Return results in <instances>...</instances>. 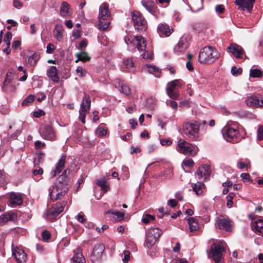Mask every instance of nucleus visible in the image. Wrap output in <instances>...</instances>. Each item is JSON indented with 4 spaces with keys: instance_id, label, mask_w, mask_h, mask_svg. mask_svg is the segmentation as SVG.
<instances>
[{
    "instance_id": "1",
    "label": "nucleus",
    "mask_w": 263,
    "mask_h": 263,
    "mask_svg": "<svg viewBox=\"0 0 263 263\" xmlns=\"http://www.w3.org/2000/svg\"><path fill=\"white\" fill-rule=\"evenodd\" d=\"M219 57V53L212 46H206L200 51L198 55V61L202 64H211L214 63Z\"/></svg>"
},
{
    "instance_id": "2",
    "label": "nucleus",
    "mask_w": 263,
    "mask_h": 263,
    "mask_svg": "<svg viewBox=\"0 0 263 263\" xmlns=\"http://www.w3.org/2000/svg\"><path fill=\"white\" fill-rule=\"evenodd\" d=\"M226 244L223 241L214 242L211 247L212 257L216 263H222L224 260L223 253L226 251Z\"/></svg>"
},
{
    "instance_id": "3",
    "label": "nucleus",
    "mask_w": 263,
    "mask_h": 263,
    "mask_svg": "<svg viewBox=\"0 0 263 263\" xmlns=\"http://www.w3.org/2000/svg\"><path fill=\"white\" fill-rule=\"evenodd\" d=\"M68 185L57 180L55 184L49 189L50 199L53 201L63 198L68 191Z\"/></svg>"
},
{
    "instance_id": "4",
    "label": "nucleus",
    "mask_w": 263,
    "mask_h": 263,
    "mask_svg": "<svg viewBox=\"0 0 263 263\" xmlns=\"http://www.w3.org/2000/svg\"><path fill=\"white\" fill-rule=\"evenodd\" d=\"M201 124L196 121L184 123L182 124L183 133L191 140L195 141L199 137V130Z\"/></svg>"
},
{
    "instance_id": "5",
    "label": "nucleus",
    "mask_w": 263,
    "mask_h": 263,
    "mask_svg": "<svg viewBox=\"0 0 263 263\" xmlns=\"http://www.w3.org/2000/svg\"><path fill=\"white\" fill-rule=\"evenodd\" d=\"M224 138L228 142L233 143L237 142L239 135L237 123H232L226 125L222 130Z\"/></svg>"
},
{
    "instance_id": "6",
    "label": "nucleus",
    "mask_w": 263,
    "mask_h": 263,
    "mask_svg": "<svg viewBox=\"0 0 263 263\" xmlns=\"http://www.w3.org/2000/svg\"><path fill=\"white\" fill-rule=\"evenodd\" d=\"M110 13L108 10V7L106 3H103L99 8V26L102 30H106L110 24L109 18Z\"/></svg>"
},
{
    "instance_id": "7",
    "label": "nucleus",
    "mask_w": 263,
    "mask_h": 263,
    "mask_svg": "<svg viewBox=\"0 0 263 263\" xmlns=\"http://www.w3.org/2000/svg\"><path fill=\"white\" fill-rule=\"evenodd\" d=\"M162 233V231L157 228H152L147 229L146 231L145 247L148 248H152Z\"/></svg>"
},
{
    "instance_id": "8",
    "label": "nucleus",
    "mask_w": 263,
    "mask_h": 263,
    "mask_svg": "<svg viewBox=\"0 0 263 263\" xmlns=\"http://www.w3.org/2000/svg\"><path fill=\"white\" fill-rule=\"evenodd\" d=\"M176 148L180 153L187 156H195L197 153V151L193 145L183 139H180L178 141Z\"/></svg>"
},
{
    "instance_id": "9",
    "label": "nucleus",
    "mask_w": 263,
    "mask_h": 263,
    "mask_svg": "<svg viewBox=\"0 0 263 263\" xmlns=\"http://www.w3.org/2000/svg\"><path fill=\"white\" fill-rule=\"evenodd\" d=\"M132 21L136 30L141 32L147 29V21L142 14L138 11L132 13Z\"/></svg>"
},
{
    "instance_id": "10",
    "label": "nucleus",
    "mask_w": 263,
    "mask_h": 263,
    "mask_svg": "<svg viewBox=\"0 0 263 263\" xmlns=\"http://www.w3.org/2000/svg\"><path fill=\"white\" fill-rule=\"evenodd\" d=\"M91 100L88 95H85L80 105L79 110V119L84 124L87 114L89 112L90 109Z\"/></svg>"
},
{
    "instance_id": "11",
    "label": "nucleus",
    "mask_w": 263,
    "mask_h": 263,
    "mask_svg": "<svg viewBox=\"0 0 263 263\" xmlns=\"http://www.w3.org/2000/svg\"><path fill=\"white\" fill-rule=\"evenodd\" d=\"M180 80H175L168 83L166 88L167 95L172 99H177L179 97L178 88L181 86Z\"/></svg>"
},
{
    "instance_id": "12",
    "label": "nucleus",
    "mask_w": 263,
    "mask_h": 263,
    "mask_svg": "<svg viewBox=\"0 0 263 263\" xmlns=\"http://www.w3.org/2000/svg\"><path fill=\"white\" fill-rule=\"evenodd\" d=\"M104 250L105 246L103 244H96L90 256V260L94 263L100 262L102 260Z\"/></svg>"
},
{
    "instance_id": "13",
    "label": "nucleus",
    "mask_w": 263,
    "mask_h": 263,
    "mask_svg": "<svg viewBox=\"0 0 263 263\" xmlns=\"http://www.w3.org/2000/svg\"><path fill=\"white\" fill-rule=\"evenodd\" d=\"M41 136L45 139L53 140L55 138V134L51 125L43 124L39 129Z\"/></svg>"
},
{
    "instance_id": "14",
    "label": "nucleus",
    "mask_w": 263,
    "mask_h": 263,
    "mask_svg": "<svg viewBox=\"0 0 263 263\" xmlns=\"http://www.w3.org/2000/svg\"><path fill=\"white\" fill-rule=\"evenodd\" d=\"M66 205L65 202H58L53 204L48 212V217L50 219H55L58 215L62 212Z\"/></svg>"
},
{
    "instance_id": "15",
    "label": "nucleus",
    "mask_w": 263,
    "mask_h": 263,
    "mask_svg": "<svg viewBox=\"0 0 263 263\" xmlns=\"http://www.w3.org/2000/svg\"><path fill=\"white\" fill-rule=\"evenodd\" d=\"M189 46L186 37H182L180 39L178 43L174 48V52L175 54L179 55L180 53L184 52Z\"/></svg>"
},
{
    "instance_id": "16",
    "label": "nucleus",
    "mask_w": 263,
    "mask_h": 263,
    "mask_svg": "<svg viewBox=\"0 0 263 263\" xmlns=\"http://www.w3.org/2000/svg\"><path fill=\"white\" fill-rule=\"evenodd\" d=\"M11 74V72L7 73L6 78L4 82L2 89L5 92H12L15 90V83L12 81V78L10 76Z\"/></svg>"
},
{
    "instance_id": "17",
    "label": "nucleus",
    "mask_w": 263,
    "mask_h": 263,
    "mask_svg": "<svg viewBox=\"0 0 263 263\" xmlns=\"http://www.w3.org/2000/svg\"><path fill=\"white\" fill-rule=\"evenodd\" d=\"M216 227L226 231H231L232 230V222L229 219L218 218L216 220Z\"/></svg>"
},
{
    "instance_id": "18",
    "label": "nucleus",
    "mask_w": 263,
    "mask_h": 263,
    "mask_svg": "<svg viewBox=\"0 0 263 263\" xmlns=\"http://www.w3.org/2000/svg\"><path fill=\"white\" fill-rule=\"evenodd\" d=\"M210 168V167L209 165H201L198 167L195 174L199 179L203 178L204 180H206L211 175Z\"/></svg>"
},
{
    "instance_id": "19",
    "label": "nucleus",
    "mask_w": 263,
    "mask_h": 263,
    "mask_svg": "<svg viewBox=\"0 0 263 263\" xmlns=\"http://www.w3.org/2000/svg\"><path fill=\"white\" fill-rule=\"evenodd\" d=\"M255 0H235V3L241 10L250 12L252 9Z\"/></svg>"
},
{
    "instance_id": "20",
    "label": "nucleus",
    "mask_w": 263,
    "mask_h": 263,
    "mask_svg": "<svg viewBox=\"0 0 263 263\" xmlns=\"http://www.w3.org/2000/svg\"><path fill=\"white\" fill-rule=\"evenodd\" d=\"M228 50L237 59L242 58V55L245 54V52L242 48L237 44H231L228 47Z\"/></svg>"
},
{
    "instance_id": "21",
    "label": "nucleus",
    "mask_w": 263,
    "mask_h": 263,
    "mask_svg": "<svg viewBox=\"0 0 263 263\" xmlns=\"http://www.w3.org/2000/svg\"><path fill=\"white\" fill-rule=\"evenodd\" d=\"M115 87L119 88V91L126 96L131 93V90L128 86L124 83L120 79H117L114 83Z\"/></svg>"
},
{
    "instance_id": "22",
    "label": "nucleus",
    "mask_w": 263,
    "mask_h": 263,
    "mask_svg": "<svg viewBox=\"0 0 263 263\" xmlns=\"http://www.w3.org/2000/svg\"><path fill=\"white\" fill-rule=\"evenodd\" d=\"M12 254L18 263H23L26 261L27 254L23 250L17 248L12 250Z\"/></svg>"
},
{
    "instance_id": "23",
    "label": "nucleus",
    "mask_w": 263,
    "mask_h": 263,
    "mask_svg": "<svg viewBox=\"0 0 263 263\" xmlns=\"http://www.w3.org/2000/svg\"><path fill=\"white\" fill-rule=\"evenodd\" d=\"M23 203V199L20 194L15 193H12L10 195L9 204L15 207L17 205H21Z\"/></svg>"
},
{
    "instance_id": "24",
    "label": "nucleus",
    "mask_w": 263,
    "mask_h": 263,
    "mask_svg": "<svg viewBox=\"0 0 263 263\" xmlns=\"http://www.w3.org/2000/svg\"><path fill=\"white\" fill-rule=\"evenodd\" d=\"M157 31L160 36H169L173 32V29L166 24H160L158 26Z\"/></svg>"
},
{
    "instance_id": "25",
    "label": "nucleus",
    "mask_w": 263,
    "mask_h": 263,
    "mask_svg": "<svg viewBox=\"0 0 263 263\" xmlns=\"http://www.w3.org/2000/svg\"><path fill=\"white\" fill-rule=\"evenodd\" d=\"M71 260L75 263H86L85 258L83 256L82 250L80 248H77L73 250V256Z\"/></svg>"
},
{
    "instance_id": "26",
    "label": "nucleus",
    "mask_w": 263,
    "mask_h": 263,
    "mask_svg": "<svg viewBox=\"0 0 263 263\" xmlns=\"http://www.w3.org/2000/svg\"><path fill=\"white\" fill-rule=\"evenodd\" d=\"M66 157V154L64 153L62 154L61 158L57 164L56 167L53 171L54 174L53 176H56L57 174H59L62 172L65 166Z\"/></svg>"
},
{
    "instance_id": "27",
    "label": "nucleus",
    "mask_w": 263,
    "mask_h": 263,
    "mask_svg": "<svg viewBox=\"0 0 263 263\" xmlns=\"http://www.w3.org/2000/svg\"><path fill=\"white\" fill-rule=\"evenodd\" d=\"M142 6L151 14H154L156 12V6L155 2L152 0H142Z\"/></svg>"
},
{
    "instance_id": "28",
    "label": "nucleus",
    "mask_w": 263,
    "mask_h": 263,
    "mask_svg": "<svg viewBox=\"0 0 263 263\" xmlns=\"http://www.w3.org/2000/svg\"><path fill=\"white\" fill-rule=\"evenodd\" d=\"M136 43V47L139 51H144L146 46V41L141 36H135L134 40V44Z\"/></svg>"
},
{
    "instance_id": "29",
    "label": "nucleus",
    "mask_w": 263,
    "mask_h": 263,
    "mask_svg": "<svg viewBox=\"0 0 263 263\" xmlns=\"http://www.w3.org/2000/svg\"><path fill=\"white\" fill-rule=\"evenodd\" d=\"M15 218V215L12 212L5 213L0 216V224L6 223L8 221H14Z\"/></svg>"
},
{
    "instance_id": "30",
    "label": "nucleus",
    "mask_w": 263,
    "mask_h": 263,
    "mask_svg": "<svg viewBox=\"0 0 263 263\" xmlns=\"http://www.w3.org/2000/svg\"><path fill=\"white\" fill-rule=\"evenodd\" d=\"M47 76L53 82H59L60 78L58 75L57 69L55 66H52L50 67L47 70Z\"/></svg>"
},
{
    "instance_id": "31",
    "label": "nucleus",
    "mask_w": 263,
    "mask_h": 263,
    "mask_svg": "<svg viewBox=\"0 0 263 263\" xmlns=\"http://www.w3.org/2000/svg\"><path fill=\"white\" fill-rule=\"evenodd\" d=\"M60 14L63 17H68L71 15V12L69 10V5L66 2H63L61 4Z\"/></svg>"
},
{
    "instance_id": "32",
    "label": "nucleus",
    "mask_w": 263,
    "mask_h": 263,
    "mask_svg": "<svg viewBox=\"0 0 263 263\" xmlns=\"http://www.w3.org/2000/svg\"><path fill=\"white\" fill-rule=\"evenodd\" d=\"M64 29L61 24H57L54 30V35L56 39L59 41L63 40Z\"/></svg>"
},
{
    "instance_id": "33",
    "label": "nucleus",
    "mask_w": 263,
    "mask_h": 263,
    "mask_svg": "<svg viewBox=\"0 0 263 263\" xmlns=\"http://www.w3.org/2000/svg\"><path fill=\"white\" fill-rule=\"evenodd\" d=\"M258 97L255 96H251L246 100V103L248 106L252 107H258Z\"/></svg>"
},
{
    "instance_id": "34",
    "label": "nucleus",
    "mask_w": 263,
    "mask_h": 263,
    "mask_svg": "<svg viewBox=\"0 0 263 263\" xmlns=\"http://www.w3.org/2000/svg\"><path fill=\"white\" fill-rule=\"evenodd\" d=\"M134 63L132 59L128 58L124 61L122 68L125 69L124 70L133 71H134Z\"/></svg>"
},
{
    "instance_id": "35",
    "label": "nucleus",
    "mask_w": 263,
    "mask_h": 263,
    "mask_svg": "<svg viewBox=\"0 0 263 263\" xmlns=\"http://www.w3.org/2000/svg\"><path fill=\"white\" fill-rule=\"evenodd\" d=\"M40 56L38 54L34 53L30 57H28L25 60L26 63L30 66H34L36 62L39 59Z\"/></svg>"
},
{
    "instance_id": "36",
    "label": "nucleus",
    "mask_w": 263,
    "mask_h": 263,
    "mask_svg": "<svg viewBox=\"0 0 263 263\" xmlns=\"http://www.w3.org/2000/svg\"><path fill=\"white\" fill-rule=\"evenodd\" d=\"M147 71L153 74L156 77L159 78L161 74L160 70L154 65H147Z\"/></svg>"
},
{
    "instance_id": "37",
    "label": "nucleus",
    "mask_w": 263,
    "mask_h": 263,
    "mask_svg": "<svg viewBox=\"0 0 263 263\" xmlns=\"http://www.w3.org/2000/svg\"><path fill=\"white\" fill-rule=\"evenodd\" d=\"M96 184L100 186L103 193H106L109 189L108 183L104 180H98L96 181Z\"/></svg>"
},
{
    "instance_id": "38",
    "label": "nucleus",
    "mask_w": 263,
    "mask_h": 263,
    "mask_svg": "<svg viewBox=\"0 0 263 263\" xmlns=\"http://www.w3.org/2000/svg\"><path fill=\"white\" fill-rule=\"evenodd\" d=\"M253 228L255 231L260 233L263 234V220L261 219H258L254 222L253 224Z\"/></svg>"
},
{
    "instance_id": "39",
    "label": "nucleus",
    "mask_w": 263,
    "mask_h": 263,
    "mask_svg": "<svg viewBox=\"0 0 263 263\" xmlns=\"http://www.w3.org/2000/svg\"><path fill=\"white\" fill-rule=\"evenodd\" d=\"M190 231L192 232L198 229V222L194 217H190L187 219Z\"/></svg>"
},
{
    "instance_id": "40",
    "label": "nucleus",
    "mask_w": 263,
    "mask_h": 263,
    "mask_svg": "<svg viewBox=\"0 0 263 263\" xmlns=\"http://www.w3.org/2000/svg\"><path fill=\"white\" fill-rule=\"evenodd\" d=\"M192 29L196 32H200L205 28V25L202 23H194L191 25Z\"/></svg>"
},
{
    "instance_id": "41",
    "label": "nucleus",
    "mask_w": 263,
    "mask_h": 263,
    "mask_svg": "<svg viewBox=\"0 0 263 263\" xmlns=\"http://www.w3.org/2000/svg\"><path fill=\"white\" fill-rule=\"evenodd\" d=\"M204 184L200 182H198L197 183H193L192 184L193 191L198 195H201L202 193L201 187Z\"/></svg>"
},
{
    "instance_id": "42",
    "label": "nucleus",
    "mask_w": 263,
    "mask_h": 263,
    "mask_svg": "<svg viewBox=\"0 0 263 263\" xmlns=\"http://www.w3.org/2000/svg\"><path fill=\"white\" fill-rule=\"evenodd\" d=\"M109 213H111L113 215H114L115 218L118 221L122 220L123 219L124 216V213L119 212L118 211H108L107 212H106V214H109Z\"/></svg>"
},
{
    "instance_id": "43",
    "label": "nucleus",
    "mask_w": 263,
    "mask_h": 263,
    "mask_svg": "<svg viewBox=\"0 0 263 263\" xmlns=\"http://www.w3.org/2000/svg\"><path fill=\"white\" fill-rule=\"evenodd\" d=\"M78 60L82 61L83 62H86L89 61L90 59V57L88 56L87 53L85 52H81L79 53L76 54Z\"/></svg>"
},
{
    "instance_id": "44",
    "label": "nucleus",
    "mask_w": 263,
    "mask_h": 263,
    "mask_svg": "<svg viewBox=\"0 0 263 263\" xmlns=\"http://www.w3.org/2000/svg\"><path fill=\"white\" fill-rule=\"evenodd\" d=\"M262 72L257 69H251L250 76L252 78H260L262 76Z\"/></svg>"
},
{
    "instance_id": "45",
    "label": "nucleus",
    "mask_w": 263,
    "mask_h": 263,
    "mask_svg": "<svg viewBox=\"0 0 263 263\" xmlns=\"http://www.w3.org/2000/svg\"><path fill=\"white\" fill-rule=\"evenodd\" d=\"M34 96L33 95H30L26 97L22 102V106H28L34 100Z\"/></svg>"
},
{
    "instance_id": "46",
    "label": "nucleus",
    "mask_w": 263,
    "mask_h": 263,
    "mask_svg": "<svg viewBox=\"0 0 263 263\" xmlns=\"http://www.w3.org/2000/svg\"><path fill=\"white\" fill-rule=\"evenodd\" d=\"M68 171L65 170L63 174L58 178V181L62 183H66V184L68 185V179L67 177V173Z\"/></svg>"
},
{
    "instance_id": "47",
    "label": "nucleus",
    "mask_w": 263,
    "mask_h": 263,
    "mask_svg": "<svg viewBox=\"0 0 263 263\" xmlns=\"http://www.w3.org/2000/svg\"><path fill=\"white\" fill-rule=\"evenodd\" d=\"M154 216L148 214H146L143 216L142 218V221L145 224H147L150 222L151 220H154Z\"/></svg>"
},
{
    "instance_id": "48",
    "label": "nucleus",
    "mask_w": 263,
    "mask_h": 263,
    "mask_svg": "<svg viewBox=\"0 0 263 263\" xmlns=\"http://www.w3.org/2000/svg\"><path fill=\"white\" fill-rule=\"evenodd\" d=\"M194 165V162L192 159L186 158L182 162V165L189 167H193Z\"/></svg>"
},
{
    "instance_id": "49",
    "label": "nucleus",
    "mask_w": 263,
    "mask_h": 263,
    "mask_svg": "<svg viewBox=\"0 0 263 263\" xmlns=\"http://www.w3.org/2000/svg\"><path fill=\"white\" fill-rule=\"evenodd\" d=\"M12 34L10 32H7L6 35L4 37V42L7 44V46H10V41L12 39Z\"/></svg>"
},
{
    "instance_id": "50",
    "label": "nucleus",
    "mask_w": 263,
    "mask_h": 263,
    "mask_svg": "<svg viewBox=\"0 0 263 263\" xmlns=\"http://www.w3.org/2000/svg\"><path fill=\"white\" fill-rule=\"evenodd\" d=\"M130 254V253L129 251L125 250L123 251L121 256H123V255H124V257L122 258V260L124 263H127L129 260Z\"/></svg>"
},
{
    "instance_id": "51",
    "label": "nucleus",
    "mask_w": 263,
    "mask_h": 263,
    "mask_svg": "<svg viewBox=\"0 0 263 263\" xmlns=\"http://www.w3.org/2000/svg\"><path fill=\"white\" fill-rule=\"evenodd\" d=\"M42 236L43 240L46 241L50 239L51 237V234L48 231L44 230L42 233Z\"/></svg>"
},
{
    "instance_id": "52",
    "label": "nucleus",
    "mask_w": 263,
    "mask_h": 263,
    "mask_svg": "<svg viewBox=\"0 0 263 263\" xmlns=\"http://www.w3.org/2000/svg\"><path fill=\"white\" fill-rule=\"evenodd\" d=\"M77 220L82 223L86 222V219L84 217V215L81 212L79 213L76 217Z\"/></svg>"
},
{
    "instance_id": "53",
    "label": "nucleus",
    "mask_w": 263,
    "mask_h": 263,
    "mask_svg": "<svg viewBox=\"0 0 263 263\" xmlns=\"http://www.w3.org/2000/svg\"><path fill=\"white\" fill-rule=\"evenodd\" d=\"M76 71L77 74L82 77L85 76L87 73L86 70L82 67H78L76 69Z\"/></svg>"
},
{
    "instance_id": "54",
    "label": "nucleus",
    "mask_w": 263,
    "mask_h": 263,
    "mask_svg": "<svg viewBox=\"0 0 263 263\" xmlns=\"http://www.w3.org/2000/svg\"><path fill=\"white\" fill-rule=\"evenodd\" d=\"M242 72L241 68H237L235 66H233L231 68V72L234 76H238Z\"/></svg>"
},
{
    "instance_id": "55",
    "label": "nucleus",
    "mask_w": 263,
    "mask_h": 263,
    "mask_svg": "<svg viewBox=\"0 0 263 263\" xmlns=\"http://www.w3.org/2000/svg\"><path fill=\"white\" fill-rule=\"evenodd\" d=\"M97 134L99 137H103L106 135L107 129H104L103 127H99L97 129Z\"/></svg>"
},
{
    "instance_id": "56",
    "label": "nucleus",
    "mask_w": 263,
    "mask_h": 263,
    "mask_svg": "<svg viewBox=\"0 0 263 263\" xmlns=\"http://www.w3.org/2000/svg\"><path fill=\"white\" fill-rule=\"evenodd\" d=\"M147 253L152 257L157 256L158 255V251L155 248L151 249V248H149V250L147 251Z\"/></svg>"
},
{
    "instance_id": "57",
    "label": "nucleus",
    "mask_w": 263,
    "mask_h": 263,
    "mask_svg": "<svg viewBox=\"0 0 263 263\" xmlns=\"http://www.w3.org/2000/svg\"><path fill=\"white\" fill-rule=\"evenodd\" d=\"M257 138L258 140H263V126H259L258 128Z\"/></svg>"
},
{
    "instance_id": "58",
    "label": "nucleus",
    "mask_w": 263,
    "mask_h": 263,
    "mask_svg": "<svg viewBox=\"0 0 263 263\" xmlns=\"http://www.w3.org/2000/svg\"><path fill=\"white\" fill-rule=\"evenodd\" d=\"M54 49L55 47L54 45L51 43H49L47 45L46 52L48 53H51Z\"/></svg>"
},
{
    "instance_id": "59",
    "label": "nucleus",
    "mask_w": 263,
    "mask_h": 263,
    "mask_svg": "<svg viewBox=\"0 0 263 263\" xmlns=\"http://www.w3.org/2000/svg\"><path fill=\"white\" fill-rule=\"evenodd\" d=\"M160 143L162 145H170L172 144V141L169 139H162L160 140Z\"/></svg>"
},
{
    "instance_id": "60",
    "label": "nucleus",
    "mask_w": 263,
    "mask_h": 263,
    "mask_svg": "<svg viewBox=\"0 0 263 263\" xmlns=\"http://www.w3.org/2000/svg\"><path fill=\"white\" fill-rule=\"evenodd\" d=\"M177 201L175 199H170L167 201V205L172 208H174L177 205Z\"/></svg>"
},
{
    "instance_id": "61",
    "label": "nucleus",
    "mask_w": 263,
    "mask_h": 263,
    "mask_svg": "<svg viewBox=\"0 0 263 263\" xmlns=\"http://www.w3.org/2000/svg\"><path fill=\"white\" fill-rule=\"evenodd\" d=\"M34 145H35V146L36 148L39 149V148H41L42 147L45 146V143H43V142H42L40 141H36L35 142Z\"/></svg>"
},
{
    "instance_id": "62",
    "label": "nucleus",
    "mask_w": 263,
    "mask_h": 263,
    "mask_svg": "<svg viewBox=\"0 0 263 263\" xmlns=\"http://www.w3.org/2000/svg\"><path fill=\"white\" fill-rule=\"evenodd\" d=\"M216 11L218 13H221L224 11V7L222 5H217L215 8Z\"/></svg>"
},
{
    "instance_id": "63",
    "label": "nucleus",
    "mask_w": 263,
    "mask_h": 263,
    "mask_svg": "<svg viewBox=\"0 0 263 263\" xmlns=\"http://www.w3.org/2000/svg\"><path fill=\"white\" fill-rule=\"evenodd\" d=\"M241 179H242V180L243 181V182H245V181H247V180H249L250 179H249V177H250V175L248 173H242L241 174Z\"/></svg>"
},
{
    "instance_id": "64",
    "label": "nucleus",
    "mask_w": 263,
    "mask_h": 263,
    "mask_svg": "<svg viewBox=\"0 0 263 263\" xmlns=\"http://www.w3.org/2000/svg\"><path fill=\"white\" fill-rule=\"evenodd\" d=\"M22 5L23 3L20 1L14 0L13 2V6L17 9L20 8Z\"/></svg>"
}]
</instances>
